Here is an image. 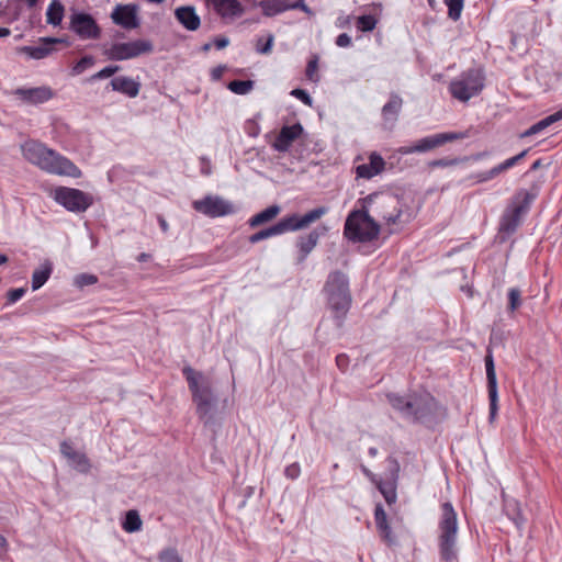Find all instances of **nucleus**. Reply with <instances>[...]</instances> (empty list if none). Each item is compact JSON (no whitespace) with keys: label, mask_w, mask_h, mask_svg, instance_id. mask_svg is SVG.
<instances>
[{"label":"nucleus","mask_w":562,"mask_h":562,"mask_svg":"<svg viewBox=\"0 0 562 562\" xmlns=\"http://www.w3.org/2000/svg\"><path fill=\"white\" fill-rule=\"evenodd\" d=\"M23 157L40 169L59 176L80 178L81 170L67 157L46 147L43 143L30 139L22 146Z\"/></svg>","instance_id":"f257e3e1"},{"label":"nucleus","mask_w":562,"mask_h":562,"mask_svg":"<svg viewBox=\"0 0 562 562\" xmlns=\"http://www.w3.org/2000/svg\"><path fill=\"white\" fill-rule=\"evenodd\" d=\"M386 400L403 418L413 423L430 424L434 422L439 403L428 392L400 395L387 393Z\"/></svg>","instance_id":"f03ea898"},{"label":"nucleus","mask_w":562,"mask_h":562,"mask_svg":"<svg viewBox=\"0 0 562 562\" xmlns=\"http://www.w3.org/2000/svg\"><path fill=\"white\" fill-rule=\"evenodd\" d=\"M538 193L539 188L533 186L530 190H517L508 200L498 221L497 238L499 243H506L517 232Z\"/></svg>","instance_id":"7ed1b4c3"},{"label":"nucleus","mask_w":562,"mask_h":562,"mask_svg":"<svg viewBox=\"0 0 562 562\" xmlns=\"http://www.w3.org/2000/svg\"><path fill=\"white\" fill-rule=\"evenodd\" d=\"M323 292L337 327H341L352 302L347 274L339 270L331 271L324 284Z\"/></svg>","instance_id":"20e7f679"},{"label":"nucleus","mask_w":562,"mask_h":562,"mask_svg":"<svg viewBox=\"0 0 562 562\" xmlns=\"http://www.w3.org/2000/svg\"><path fill=\"white\" fill-rule=\"evenodd\" d=\"M458 515L450 502L441 504L438 521V551L441 562H459Z\"/></svg>","instance_id":"39448f33"},{"label":"nucleus","mask_w":562,"mask_h":562,"mask_svg":"<svg viewBox=\"0 0 562 562\" xmlns=\"http://www.w3.org/2000/svg\"><path fill=\"white\" fill-rule=\"evenodd\" d=\"M374 204V210L387 225H404L412 221L413 212L403 199L392 193H373L366 198Z\"/></svg>","instance_id":"423d86ee"},{"label":"nucleus","mask_w":562,"mask_h":562,"mask_svg":"<svg viewBox=\"0 0 562 562\" xmlns=\"http://www.w3.org/2000/svg\"><path fill=\"white\" fill-rule=\"evenodd\" d=\"M380 234V225L370 216L366 207L352 210L344 225V237L352 243H370Z\"/></svg>","instance_id":"0eeeda50"},{"label":"nucleus","mask_w":562,"mask_h":562,"mask_svg":"<svg viewBox=\"0 0 562 562\" xmlns=\"http://www.w3.org/2000/svg\"><path fill=\"white\" fill-rule=\"evenodd\" d=\"M182 374L188 382L192 400L196 405V414L200 418L209 416L216 402L210 380L202 372H198L189 366L182 369Z\"/></svg>","instance_id":"6e6552de"},{"label":"nucleus","mask_w":562,"mask_h":562,"mask_svg":"<svg viewBox=\"0 0 562 562\" xmlns=\"http://www.w3.org/2000/svg\"><path fill=\"white\" fill-rule=\"evenodd\" d=\"M484 87V70L481 67H472L451 80L448 90L453 99L468 102L471 98L479 95Z\"/></svg>","instance_id":"1a4fd4ad"},{"label":"nucleus","mask_w":562,"mask_h":562,"mask_svg":"<svg viewBox=\"0 0 562 562\" xmlns=\"http://www.w3.org/2000/svg\"><path fill=\"white\" fill-rule=\"evenodd\" d=\"M328 212V207L319 206L299 215L296 213L290 214L281 218L278 223L268 227L270 237L282 235L289 232H296L308 227L314 222L318 221Z\"/></svg>","instance_id":"9d476101"},{"label":"nucleus","mask_w":562,"mask_h":562,"mask_svg":"<svg viewBox=\"0 0 562 562\" xmlns=\"http://www.w3.org/2000/svg\"><path fill=\"white\" fill-rule=\"evenodd\" d=\"M470 136V132H447L429 135L418 139L414 145L402 146L397 149L401 155H409L413 153H426L434 148L445 145L446 143L464 139Z\"/></svg>","instance_id":"9b49d317"},{"label":"nucleus","mask_w":562,"mask_h":562,"mask_svg":"<svg viewBox=\"0 0 562 562\" xmlns=\"http://www.w3.org/2000/svg\"><path fill=\"white\" fill-rule=\"evenodd\" d=\"M54 200L72 213L86 212L93 204V196L90 193L67 187L55 189Z\"/></svg>","instance_id":"f8f14e48"},{"label":"nucleus","mask_w":562,"mask_h":562,"mask_svg":"<svg viewBox=\"0 0 562 562\" xmlns=\"http://www.w3.org/2000/svg\"><path fill=\"white\" fill-rule=\"evenodd\" d=\"M154 45L149 40H135L126 43H114L104 52L110 60L121 61L150 54Z\"/></svg>","instance_id":"ddd939ff"},{"label":"nucleus","mask_w":562,"mask_h":562,"mask_svg":"<svg viewBox=\"0 0 562 562\" xmlns=\"http://www.w3.org/2000/svg\"><path fill=\"white\" fill-rule=\"evenodd\" d=\"M69 19V30L80 40H98L101 36V29L91 14L72 11Z\"/></svg>","instance_id":"4468645a"},{"label":"nucleus","mask_w":562,"mask_h":562,"mask_svg":"<svg viewBox=\"0 0 562 562\" xmlns=\"http://www.w3.org/2000/svg\"><path fill=\"white\" fill-rule=\"evenodd\" d=\"M192 206L196 212L209 217L225 216L235 212L233 203L218 195H206L202 200L194 201Z\"/></svg>","instance_id":"2eb2a0df"},{"label":"nucleus","mask_w":562,"mask_h":562,"mask_svg":"<svg viewBox=\"0 0 562 562\" xmlns=\"http://www.w3.org/2000/svg\"><path fill=\"white\" fill-rule=\"evenodd\" d=\"M484 362H485L487 393H488V401H490V419L493 420L498 411V391H497V378H496V372H495L494 358H493L491 350H487Z\"/></svg>","instance_id":"dca6fc26"},{"label":"nucleus","mask_w":562,"mask_h":562,"mask_svg":"<svg viewBox=\"0 0 562 562\" xmlns=\"http://www.w3.org/2000/svg\"><path fill=\"white\" fill-rule=\"evenodd\" d=\"M138 10L139 7L134 3L117 4L111 13V19L123 29H136L139 26Z\"/></svg>","instance_id":"f3484780"},{"label":"nucleus","mask_w":562,"mask_h":562,"mask_svg":"<svg viewBox=\"0 0 562 562\" xmlns=\"http://www.w3.org/2000/svg\"><path fill=\"white\" fill-rule=\"evenodd\" d=\"M14 94L26 104L37 105L53 99L55 93L52 88L43 86L35 88H18Z\"/></svg>","instance_id":"a211bd4d"},{"label":"nucleus","mask_w":562,"mask_h":562,"mask_svg":"<svg viewBox=\"0 0 562 562\" xmlns=\"http://www.w3.org/2000/svg\"><path fill=\"white\" fill-rule=\"evenodd\" d=\"M303 126L300 123L293 125H284L274 142L271 144L272 148L279 153H285L290 149L293 142H295L303 134Z\"/></svg>","instance_id":"6ab92c4d"},{"label":"nucleus","mask_w":562,"mask_h":562,"mask_svg":"<svg viewBox=\"0 0 562 562\" xmlns=\"http://www.w3.org/2000/svg\"><path fill=\"white\" fill-rule=\"evenodd\" d=\"M327 228L325 226L319 228H314L307 234H302L296 237L295 247L299 251V261L303 262L307 256L313 251V249L317 246L319 238L322 235L326 233Z\"/></svg>","instance_id":"aec40b11"},{"label":"nucleus","mask_w":562,"mask_h":562,"mask_svg":"<svg viewBox=\"0 0 562 562\" xmlns=\"http://www.w3.org/2000/svg\"><path fill=\"white\" fill-rule=\"evenodd\" d=\"M60 452L77 471L81 473H88L90 471L91 464L87 456L83 452L76 451L68 441L60 443Z\"/></svg>","instance_id":"412c9836"},{"label":"nucleus","mask_w":562,"mask_h":562,"mask_svg":"<svg viewBox=\"0 0 562 562\" xmlns=\"http://www.w3.org/2000/svg\"><path fill=\"white\" fill-rule=\"evenodd\" d=\"M374 521L381 540L389 547L395 543V537L387 521V515L382 504H376L374 508Z\"/></svg>","instance_id":"4be33fe9"},{"label":"nucleus","mask_w":562,"mask_h":562,"mask_svg":"<svg viewBox=\"0 0 562 562\" xmlns=\"http://www.w3.org/2000/svg\"><path fill=\"white\" fill-rule=\"evenodd\" d=\"M140 82L126 76L114 77L108 88L113 91L120 92L128 98H136L140 90Z\"/></svg>","instance_id":"5701e85b"},{"label":"nucleus","mask_w":562,"mask_h":562,"mask_svg":"<svg viewBox=\"0 0 562 562\" xmlns=\"http://www.w3.org/2000/svg\"><path fill=\"white\" fill-rule=\"evenodd\" d=\"M222 19H235L244 13L238 0H207Z\"/></svg>","instance_id":"b1692460"},{"label":"nucleus","mask_w":562,"mask_h":562,"mask_svg":"<svg viewBox=\"0 0 562 562\" xmlns=\"http://www.w3.org/2000/svg\"><path fill=\"white\" fill-rule=\"evenodd\" d=\"M176 20L188 31H196L201 25V19L193 5H182L175 10Z\"/></svg>","instance_id":"393cba45"},{"label":"nucleus","mask_w":562,"mask_h":562,"mask_svg":"<svg viewBox=\"0 0 562 562\" xmlns=\"http://www.w3.org/2000/svg\"><path fill=\"white\" fill-rule=\"evenodd\" d=\"M385 161L378 153H372L368 164L356 167L358 178L371 179L384 170Z\"/></svg>","instance_id":"a878e982"},{"label":"nucleus","mask_w":562,"mask_h":562,"mask_svg":"<svg viewBox=\"0 0 562 562\" xmlns=\"http://www.w3.org/2000/svg\"><path fill=\"white\" fill-rule=\"evenodd\" d=\"M61 42L63 40L60 38L44 37L37 46H24L23 52L33 59H43L54 50L53 45Z\"/></svg>","instance_id":"bb28decb"},{"label":"nucleus","mask_w":562,"mask_h":562,"mask_svg":"<svg viewBox=\"0 0 562 562\" xmlns=\"http://www.w3.org/2000/svg\"><path fill=\"white\" fill-rule=\"evenodd\" d=\"M403 106V99L397 93H391L389 101L382 108V119L385 122L394 123L397 121Z\"/></svg>","instance_id":"cd10ccee"},{"label":"nucleus","mask_w":562,"mask_h":562,"mask_svg":"<svg viewBox=\"0 0 562 562\" xmlns=\"http://www.w3.org/2000/svg\"><path fill=\"white\" fill-rule=\"evenodd\" d=\"M560 120H562V109L532 124L528 130L520 134V137L526 138L539 134Z\"/></svg>","instance_id":"c85d7f7f"},{"label":"nucleus","mask_w":562,"mask_h":562,"mask_svg":"<svg viewBox=\"0 0 562 562\" xmlns=\"http://www.w3.org/2000/svg\"><path fill=\"white\" fill-rule=\"evenodd\" d=\"M265 16L271 18L289 10L288 0H261L258 3Z\"/></svg>","instance_id":"c756f323"},{"label":"nucleus","mask_w":562,"mask_h":562,"mask_svg":"<svg viewBox=\"0 0 562 562\" xmlns=\"http://www.w3.org/2000/svg\"><path fill=\"white\" fill-rule=\"evenodd\" d=\"M280 212H281V207L279 205H277V204L270 205L267 209H265L263 211L251 216L248 221V224L250 227L260 226L262 224H266V223L272 221L274 217H277L279 215Z\"/></svg>","instance_id":"7c9ffc66"},{"label":"nucleus","mask_w":562,"mask_h":562,"mask_svg":"<svg viewBox=\"0 0 562 562\" xmlns=\"http://www.w3.org/2000/svg\"><path fill=\"white\" fill-rule=\"evenodd\" d=\"M53 272V263L46 260L40 269H35L32 274V290L42 288L49 279Z\"/></svg>","instance_id":"2f4dec72"},{"label":"nucleus","mask_w":562,"mask_h":562,"mask_svg":"<svg viewBox=\"0 0 562 562\" xmlns=\"http://www.w3.org/2000/svg\"><path fill=\"white\" fill-rule=\"evenodd\" d=\"M65 14V7L60 0H52L46 11V22L53 26L60 25Z\"/></svg>","instance_id":"473e14b6"},{"label":"nucleus","mask_w":562,"mask_h":562,"mask_svg":"<svg viewBox=\"0 0 562 562\" xmlns=\"http://www.w3.org/2000/svg\"><path fill=\"white\" fill-rule=\"evenodd\" d=\"M142 525H143V522H142L140 516L137 510L131 509V510L126 512L125 518L122 522V528L126 532L132 533V532L139 531L142 528Z\"/></svg>","instance_id":"72a5a7b5"},{"label":"nucleus","mask_w":562,"mask_h":562,"mask_svg":"<svg viewBox=\"0 0 562 562\" xmlns=\"http://www.w3.org/2000/svg\"><path fill=\"white\" fill-rule=\"evenodd\" d=\"M507 297V312L513 314L522 305L521 291L518 288H510Z\"/></svg>","instance_id":"f704fd0d"},{"label":"nucleus","mask_w":562,"mask_h":562,"mask_svg":"<svg viewBox=\"0 0 562 562\" xmlns=\"http://www.w3.org/2000/svg\"><path fill=\"white\" fill-rule=\"evenodd\" d=\"M506 512L508 517L517 527H521L525 524L526 519L524 518L519 504L516 501L507 503Z\"/></svg>","instance_id":"c9c22d12"},{"label":"nucleus","mask_w":562,"mask_h":562,"mask_svg":"<svg viewBox=\"0 0 562 562\" xmlns=\"http://www.w3.org/2000/svg\"><path fill=\"white\" fill-rule=\"evenodd\" d=\"M227 88L236 94H247L254 88L251 80H233L228 83Z\"/></svg>","instance_id":"e433bc0d"},{"label":"nucleus","mask_w":562,"mask_h":562,"mask_svg":"<svg viewBox=\"0 0 562 562\" xmlns=\"http://www.w3.org/2000/svg\"><path fill=\"white\" fill-rule=\"evenodd\" d=\"M448 7V18L452 21H458L463 10L464 0H443Z\"/></svg>","instance_id":"4c0bfd02"},{"label":"nucleus","mask_w":562,"mask_h":562,"mask_svg":"<svg viewBox=\"0 0 562 562\" xmlns=\"http://www.w3.org/2000/svg\"><path fill=\"white\" fill-rule=\"evenodd\" d=\"M501 173L502 172L498 169V166L496 165L493 168H491L490 170L481 171V172L472 175L471 179H473L474 182H476V183H483V182H487V181L498 177Z\"/></svg>","instance_id":"58836bf2"},{"label":"nucleus","mask_w":562,"mask_h":562,"mask_svg":"<svg viewBox=\"0 0 562 562\" xmlns=\"http://www.w3.org/2000/svg\"><path fill=\"white\" fill-rule=\"evenodd\" d=\"M376 487L381 492V494L384 496L387 504H393L396 501V493L395 487L391 483H384L382 481H379L375 483Z\"/></svg>","instance_id":"ea45409f"},{"label":"nucleus","mask_w":562,"mask_h":562,"mask_svg":"<svg viewBox=\"0 0 562 562\" xmlns=\"http://www.w3.org/2000/svg\"><path fill=\"white\" fill-rule=\"evenodd\" d=\"M95 60L93 56L87 55L79 59L71 68V75H81L86 69L92 67Z\"/></svg>","instance_id":"a19ab883"},{"label":"nucleus","mask_w":562,"mask_h":562,"mask_svg":"<svg viewBox=\"0 0 562 562\" xmlns=\"http://www.w3.org/2000/svg\"><path fill=\"white\" fill-rule=\"evenodd\" d=\"M159 562H183L176 548H165L158 553Z\"/></svg>","instance_id":"79ce46f5"},{"label":"nucleus","mask_w":562,"mask_h":562,"mask_svg":"<svg viewBox=\"0 0 562 562\" xmlns=\"http://www.w3.org/2000/svg\"><path fill=\"white\" fill-rule=\"evenodd\" d=\"M376 19L371 14H363L357 20V27L362 32H371L375 29Z\"/></svg>","instance_id":"37998d69"},{"label":"nucleus","mask_w":562,"mask_h":562,"mask_svg":"<svg viewBox=\"0 0 562 562\" xmlns=\"http://www.w3.org/2000/svg\"><path fill=\"white\" fill-rule=\"evenodd\" d=\"M529 149H525L522 151H520L519 154H517L516 156H513L506 160H504L503 162L498 164V169L501 170V172H505L507 171L508 169L515 167L517 164H519L528 154Z\"/></svg>","instance_id":"c03bdc74"},{"label":"nucleus","mask_w":562,"mask_h":562,"mask_svg":"<svg viewBox=\"0 0 562 562\" xmlns=\"http://www.w3.org/2000/svg\"><path fill=\"white\" fill-rule=\"evenodd\" d=\"M317 69H318V57L315 55L308 60L306 69H305V76L310 81H312V82L319 81V76L317 74Z\"/></svg>","instance_id":"a18cd8bd"},{"label":"nucleus","mask_w":562,"mask_h":562,"mask_svg":"<svg viewBox=\"0 0 562 562\" xmlns=\"http://www.w3.org/2000/svg\"><path fill=\"white\" fill-rule=\"evenodd\" d=\"M467 158H440V159H435V160H431L428 162V167L429 168H446V167H452V166H457L459 165L460 162H462L463 160H465Z\"/></svg>","instance_id":"49530a36"},{"label":"nucleus","mask_w":562,"mask_h":562,"mask_svg":"<svg viewBox=\"0 0 562 562\" xmlns=\"http://www.w3.org/2000/svg\"><path fill=\"white\" fill-rule=\"evenodd\" d=\"M121 69L117 65H109L104 68H102L100 71L95 72L90 77V81H97L102 80L109 77H112L114 74H116Z\"/></svg>","instance_id":"de8ad7c7"},{"label":"nucleus","mask_w":562,"mask_h":562,"mask_svg":"<svg viewBox=\"0 0 562 562\" xmlns=\"http://www.w3.org/2000/svg\"><path fill=\"white\" fill-rule=\"evenodd\" d=\"M98 282V277L91 273H80L76 277L75 283L79 288L92 285Z\"/></svg>","instance_id":"09e8293b"},{"label":"nucleus","mask_w":562,"mask_h":562,"mask_svg":"<svg viewBox=\"0 0 562 562\" xmlns=\"http://www.w3.org/2000/svg\"><path fill=\"white\" fill-rule=\"evenodd\" d=\"M274 37L272 34H270L266 42H263V38L260 37L257 41L256 44V52L259 54H269L272 49Z\"/></svg>","instance_id":"8fccbe9b"},{"label":"nucleus","mask_w":562,"mask_h":562,"mask_svg":"<svg viewBox=\"0 0 562 562\" xmlns=\"http://www.w3.org/2000/svg\"><path fill=\"white\" fill-rule=\"evenodd\" d=\"M26 293V289L25 288H16V289H11L8 291L7 293V304L10 305V304H14L16 303L19 300H21L24 294Z\"/></svg>","instance_id":"3c124183"},{"label":"nucleus","mask_w":562,"mask_h":562,"mask_svg":"<svg viewBox=\"0 0 562 562\" xmlns=\"http://www.w3.org/2000/svg\"><path fill=\"white\" fill-rule=\"evenodd\" d=\"M244 130L250 137H257L260 134V126L255 120H247Z\"/></svg>","instance_id":"603ef678"},{"label":"nucleus","mask_w":562,"mask_h":562,"mask_svg":"<svg viewBox=\"0 0 562 562\" xmlns=\"http://www.w3.org/2000/svg\"><path fill=\"white\" fill-rule=\"evenodd\" d=\"M291 95L295 97L296 99H299L300 101H302L304 104H306L308 106H311L313 103V99L306 90L299 89V88L293 89L291 91Z\"/></svg>","instance_id":"864d4df0"},{"label":"nucleus","mask_w":562,"mask_h":562,"mask_svg":"<svg viewBox=\"0 0 562 562\" xmlns=\"http://www.w3.org/2000/svg\"><path fill=\"white\" fill-rule=\"evenodd\" d=\"M300 474H301V467L297 462H293L284 469V475L290 480L297 479L300 476Z\"/></svg>","instance_id":"5fc2aeb1"},{"label":"nucleus","mask_w":562,"mask_h":562,"mask_svg":"<svg viewBox=\"0 0 562 562\" xmlns=\"http://www.w3.org/2000/svg\"><path fill=\"white\" fill-rule=\"evenodd\" d=\"M289 10H301V11L307 13L308 15L313 14V11L311 10V8L303 0H299V1H294V2L289 1Z\"/></svg>","instance_id":"6e6d98bb"},{"label":"nucleus","mask_w":562,"mask_h":562,"mask_svg":"<svg viewBox=\"0 0 562 562\" xmlns=\"http://www.w3.org/2000/svg\"><path fill=\"white\" fill-rule=\"evenodd\" d=\"M267 238H270V233H269L268 227L263 228V229H261V231H259V232H257V233H255L252 235H250L249 241L251 244H257V243H259V241H261L263 239H267Z\"/></svg>","instance_id":"4d7b16f0"},{"label":"nucleus","mask_w":562,"mask_h":562,"mask_svg":"<svg viewBox=\"0 0 562 562\" xmlns=\"http://www.w3.org/2000/svg\"><path fill=\"white\" fill-rule=\"evenodd\" d=\"M338 47H350L352 44L351 37L347 33H341L336 37L335 41Z\"/></svg>","instance_id":"13d9d810"},{"label":"nucleus","mask_w":562,"mask_h":562,"mask_svg":"<svg viewBox=\"0 0 562 562\" xmlns=\"http://www.w3.org/2000/svg\"><path fill=\"white\" fill-rule=\"evenodd\" d=\"M336 364L341 371H346L349 366V357L346 353H340L336 357Z\"/></svg>","instance_id":"bf43d9fd"},{"label":"nucleus","mask_w":562,"mask_h":562,"mask_svg":"<svg viewBox=\"0 0 562 562\" xmlns=\"http://www.w3.org/2000/svg\"><path fill=\"white\" fill-rule=\"evenodd\" d=\"M225 70H226V66H224V65H218V66L214 67L211 70V79L213 81L221 80V78L223 77V74H224Z\"/></svg>","instance_id":"052dcab7"},{"label":"nucleus","mask_w":562,"mask_h":562,"mask_svg":"<svg viewBox=\"0 0 562 562\" xmlns=\"http://www.w3.org/2000/svg\"><path fill=\"white\" fill-rule=\"evenodd\" d=\"M387 462L390 464V469H391V472H392V477L394 480H396L398 471H400V464H398L397 460L395 458H393V457H389L387 458Z\"/></svg>","instance_id":"680f3d73"},{"label":"nucleus","mask_w":562,"mask_h":562,"mask_svg":"<svg viewBox=\"0 0 562 562\" xmlns=\"http://www.w3.org/2000/svg\"><path fill=\"white\" fill-rule=\"evenodd\" d=\"M213 44L217 49H223L229 45V40L226 36H217L214 38Z\"/></svg>","instance_id":"e2e57ef3"},{"label":"nucleus","mask_w":562,"mask_h":562,"mask_svg":"<svg viewBox=\"0 0 562 562\" xmlns=\"http://www.w3.org/2000/svg\"><path fill=\"white\" fill-rule=\"evenodd\" d=\"M351 16L350 15H341L336 20V26L339 29H344L350 25Z\"/></svg>","instance_id":"0e129e2a"},{"label":"nucleus","mask_w":562,"mask_h":562,"mask_svg":"<svg viewBox=\"0 0 562 562\" xmlns=\"http://www.w3.org/2000/svg\"><path fill=\"white\" fill-rule=\"evenodd\" d=\"M201 172L205 176L211 175V164L210 160L205 157L201 158Z\"/></svg>","instance_id":"69168bd1"},{"label":"nucleus","mask_w":562,"mask_h":562,"mask_svg":"<svg viewBox=\"0 0 562 562\" xmlns=\"http://www.w3.org/2000/svg\"><path fill=\"white\" fill-rule=\"evenodd\" d=\"M158 224L164 233L168 232L169 225L162 215L157 216Z\"/></svg>","instance_id":"338daca9"},{"label":"nucleus","mask_w":562,"mask_h":562,"mask_svg":"<svg viewBox=\"0 0 562 562\" xmlns=\"http://www.w3.org/2000/svg\"><path fill=\"white\" fill-rule=\"evenodd\" d=\"M543 166V160L542 159H537L529 168V170L526 172V175H528L529 172H532L535 170H538L539 168H541Z\"/></svg>","instance_id":"774afa93"}]
</instances>
